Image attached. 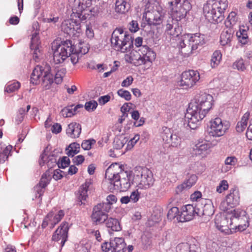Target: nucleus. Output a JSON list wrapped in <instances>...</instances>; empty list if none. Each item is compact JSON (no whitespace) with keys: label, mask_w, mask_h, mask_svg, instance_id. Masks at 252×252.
<instances>
[{"label":"nucleus","mask_w":252,"mask_h":252,"mask_svg":"<svg viewBox=\"0 0 252 252\" xmlns=\"http://www.w3.org/2000/svg\"><path fill=\"white\" fill-rule=\"evenodd\" d=\"M213 96L205 93L197 94L189 104L185 114V121L188 120V126L195 129L198 123L202 120L212 107Z\"/></svg>","instance_id":"1"},{"label":"nucleus","mask_w":252,"mask_h":252,"mask_svg":"<svg viewBox=\"0 0 252 252\" xmlns=\"http://www.w3.org/2000/svg\"><path fill=\"white\" fill-rule=\"evenodd\" d=\"M131 171H125L124 166L117 163L111 164L106 169L105 178L110 184L108 188L111 192L114 190L120 191L127 190L133 184L131 181Z\"/></svg>","instance_id":"2"},{"label":"nucleus","mask_w":252,"mask_h":252,"mask_svg":"<svg viewBox=\"0 0 252 252\" xmlns=\"http://www.w3.org/2000/svg\"><path fill=\"white\" fill-rule=\"evenodd\" d=\"M227 6V0H208L203 7L204 15L210 22L220 23L224 19Z\"/></svg>","instance_id":"3"},{"label":"nucleus","mask_w":252,"mask_h":252,"mask_svg":"<svg viewBox=\"0 0 252 252\" xmlns=\"http://www.w3.org/2000/svg\"><path fill=\"white\" fill-rule=\"evenodd\" d=\"M111 43L116 50L122 53L130 51L133 47L131 36L121 28L116 29L113 31Z\"/></svg>","instance_id":"4"},{"label":"nucleus","mask_w":252,"mask_h":252,"mask_svg":"<svg viewBox=\"0 0 252 252\" xmlns=\"http://www.w3.org/2000/svg\"><path fill=\"white\" fill-rule=\"evenodd\" d=\"M54 75L51 73V67L46 64L44 67L37 65L33 70L31 75V83L33 85H37L41 81L45 85L46 88H49V86L53 83Z\"/></svg>","instance_id":"5"},{"label":"nucleus","mask_w":252,"mask_h":252,"mask_svg":"<svg viewBox=\"0 0 252 252\" xmlns=\"http://www.w3.org/2000/svg\"><path fill=\"white\" fill-rule=\"evenodd\" d=\"M230 215V224L233 225L235 232H242L249 226V218L246 212L241 209L228 211Z\"/></svg>","instance_id":"6"},{"label":"nucleus","mask_w":252,"mask_h":252,"mask_svg":"<svg viewBox=\"0 0 252 252\" xmlns=\"http://www.w3.org/2000/svg\"><path fill=\"white\" fill-rule=\"evenodd\" d=\"M54 50L53 59L56 64L63 63L72 52V42L69 40L62 41L59 44L54 43L52 45Z\"/></svg>","instance_id":"7"},{"label":"nucleus","mask_w":252,"mask_h":252,"mask_svg":"<svg viewBox=\"0 0 252 252\" xmlns=\"http://www.w3.org/2000/svg\"><path fill=\"white\" fill-rule=\"evenodd\" d=\"M110 210L109 203H98L94 206L91 218L93 224L95 225L103 223L108 216Z\"/></svg>","instance_id":"8"},{"label":"nucleus","mask_w":252,"mask_h":252,"mask_svg":"<svg viewBox=\"0 0 252 252\" xmlns=\"http://www.w3.org/2000/svg\"><path fill=\"white\" fill-rule=\"evenodd\" d=\"M135 180L141 178V180L138 185L140 189H148L152 187L154 183L153 173L147 168L139 167L135 170L134 173Z\"/></svg>","instance_id":"9"},{"label":"nucleus","mask_w":252,"mask_h":252,"mask_svg":"<svg viewBox=\"0 0 252 252\" xmlns=\"http://www.w3.org/2000/svg\"><path fill=\"white\" fill-rule=\"evenodd\" d=\"M199 79V73L197 71H186L182 73L181 79L178 85L183 89H188L192 87Z\"/></svg>","instance_id":"10"},{"label":"nucleus","mask_w":252,"mask_h":252,"mask_svg":"<svg viewBox=\"0 0 252 252\" xmlns=\"http://www.w3.org/2000/svg\"><path fill=\"white\" fill-rule=\"evenodd\" d=\"M176 6L170 7L171 9L172 18L176 21H180L185 18L188 12L191 9V5L188 0H184L182 3L175 4Z\"/></svg>","instance_id":"11"},{"label":"nucleus","mask_w":252,"mask_h":252,"mask_svg":"<svg viewBox=\"0 0 252 252\" xmlns=\"http://www.w3.org/2000/svg\"><path fill=\"white\" fill-rule=\"evenodd\" d=\"M197 216H202L204 221L209 220L214 213L213 204L206 199H201L196 203Z\"/></svg>","instance_id":"12"},{"label":"nucleus","mask_w":252,"mask_h":252,"mask_svg":"<svg viewBox=\"0 0 252 252\" xmlns=\"http://www.w3.org/2000/svg\"><path fill=\"white\" fill-rule=\"evenodd\" d=\"M230 193L226 197L225 201L221 202L220 205V209L224 212L229 211V206L232 208L239 204L240 197L238 191L236 189H231Z\"/></svg>","instance_id":"13"},{"label":"nucleus","mask_w":252,"mask_h":252,"mask_svg":"<svg viewBox=\"0 0 252 252\" xmlns=\"http://www.w3.org/2000/svg\"><path fill=\"white\" fill-rule=\"evenodd\" d=\"M62 30L65 33L70 35H75L76 33L81 32V24L79 21L73 18L63 22L61 25Z\"/></svg>","instance_id":"14"},{"label":"nucleus","mask_w":252,"mask_h":252,"mask_svg":"<svg viewBox=\"0 0 252 252\" xmlns=\"http://www.w3.org/2000/svg\"><path fill=\"white\" fill-rule=\"evenodd\" d=\"M69 228L68 223L63 221L53 234L52 240L57 242L61 240V245L63 247L67 240Z\"/></svg>","instance_id":"15"},{"label":"nucleus","mask_w":252,"mask_h":252,"mask_svg":"<svg viewBox=\"0 0 252 252\" xmlns=\"http://www.w3.org/2000/svg\"><path fill=\"white\" fill-rule=\"evenodd\" d=\"M196 203L194 206L193 205L188 204L182 208L179 217L180 222L189 221L193 219L195 215L197 216Z\"/></svg>","instance_id":"16"},{"label":"nucleus","mask_w":252,"mask_h":252,"mask_svg":"<svg viewBox=\"0 0 252 252\" xmlns=\"http://www.w3.org/2000/svg\"><path fill=\"white\" fill-rule=\"evenodd\" d=\"M145 19L150 26H157L162 22V13L158 9H153L146 13Z\"/></svg>","instance_id":"17"},{"label":"nucleus","mask_w":252,"mask_h":252,"mask_svg":"<svg viewBox=\"0 0 252 252\" xmlns=\"http://www.w3.org/2000/svg\"><path fill=\"white\" fill-rule=\"evenodd\" d=\"M211 145L207 141H198L193 148V153L202 158L206 157L210 153Z\"/></svg>","instance_id":"18"},{"label":"nucleus","mask_w":252,"mask_h":252,"mask_svg":"<svg viewBox=\"0 0 252 252\" xmlns=\"http://www.w3.org/2000/svg\"><path fill=\"white\" fill-rule=\"evenodd\" d=\"M48 149V147L46 148L43 153L41 154L39 160V164L41 166L43 165L45 162L50 168L53 167L57 164V156L54 154V152L50 153L49 155H47L46 153V150Z\"/></svg>","instance_id":"19"},{"label":"nucleus","mask_w":252,"mask_h":252,"mask_svg":"<svg viewBox=\"0 0 252 252\" xmlns=\"http://www.w3.org/2000/svg\"><path fill=\"white\" fill-rule=\"evenodd\" d=\"M156 57V53L150 48L147 54H145V56L143 57L142 59L141 58L140 59H137V57L134 55V57H130V59L131 60V63L134 65L139 66L142 64H145L148 62L152 63L155 60Z\"/></svg>","instance_id":"20"},{"label":"nucleus","mask_w":252,"mask_h":252,"mask_svg":"<svg viewBox=\"0 0 252 252\" xmlns=\"http://www.w3.org/2000/svg\"><path fill=\"white\" fill-rule=\"evenodd\" d=\"M51 179L49 171H46L42 175L39 184L34 188V190L39 195L38 197H40L44 193V189L49 184Z\"/></svg>","instance_id":"21"},{"label":"nucleus","mask_w":252,"mask_h":252,"mask_svg":"<svg viewBox=\"0 0 252 252\" xmlns=\"http://www.w3.org/2000/svg\"><path fill=\"white\" fill-rule=\"evenodd\" d=\"M91 185V181L88 180H86L85 183L79 188L78 192L76 194L79 205H81L83 204L82 201L86 200V198L88 197L87 192Z\"/></svg>","instance_id":"22"},{"label":"nucleus","mask_w":252,"mask_h":252,"mask_svg":"<svg viewBox=\"0 0 252 252\" xmlns=\"http://www.w3.org/2000/svg\"><path fill=\"white\" fill-rule=\"evenodd\" d=\"M66 131L67 135L71 138H78L81 132V126L77 123H71L68 125Z\"/></svg>","instance_id":"23"},{"label":"nucleus","mask_w":252,"mask_h":252,"mask_svg":"<svg viewBox=\"0 0 252 252\" xmlns=\"http://www.w3.org/2000/svg\"><path fill=\"white\" fill-rule=\"evenodd\" d=\"M191 45L194 50H196L199 46H202L205 43L204 35L199 33L189 34Z\"/></svg>","instance_id":"24"},{"label":"nucleus","mask_w":252,"mask_h":252,"mask_svg":"<svg viewBox=\"0 0 252 252\" xmlns=\"http://www.w3.org/2000/svg\"><path fill=\"white\" fill-rule=\"evenodd\" d=\"M112 252H126V244L122 238H115L112 239Z\"/></svg>","instance_id":"25"},{"label":"nucleus","mask_w":252,"mask_h":252,"mask_svg":"<svg viewBox=\"0 0 252 252\" xmlns=\"http://www.w3.org/2000/svg\"><path fill=\"white\" fill-rule=\"evenodd\" d=\"M229 125L228 124H225L221 123V125L218 126L212 131H208V134L210 136L220 137L224 134L226 131L228 129Z\"/></svg>","instance_id":"26"},{"label":"nucleus","mask_w":252,"mask_h":252,"mask_svg":"<svg viewBox=\"0 0 252 252\" xmlns=\"http://www.w3.org/2000/svg\"><path fill=\"white\" fill-rule=\"evenodd\" d=\"M232 29L227 28L222 32L220 36V43L222 46L228 44L230 43L233 37Z\"/></svg>","instance_id":"27"},{"label":"nucleus","mask_w":252,"mask_h":252,"mask_svg":"<svg viewBox=\"0 0 252 252\" xmlns=\"http://www.w3.org/2000/svg\"><path fill=\"white\" fill-rule=\"evenodd\" d=\"M104 222L106 227L110 228L112 231H119L121 230L120 222L116 219L107 217Z\"/></svg>","instance_id":"28"},{"label":"nucleus","mask_w":252,"mask_h":252,"mask_svg":"<svg viewBox=\"0 0 252 252\" xmlns=\"http://www.w3.org/2000/svg\"><path fill=\"white\" fill-rule=\"evenodd\" d=\"M130 8V5L126 0H117L115 3L116 12L119 13H125Z\"/></svg>","instance_id":"29"},{"label":"nucleus","mask_w":252,"mask_h":252,"mask_svg":"<svg viewBox=\"0 0 252 252\" xmlns=\"http://www.w3.org/2000/svg\"><path fill=\"white\" fill-rule=\"evenodd\" d=\"M75 5L73 10L81 11L83 10H88L92 5V0H74Z\"/></svg>","instance_id":"30"},{"label":"nucleus","mask_w":252,"mask_h":252,"mask_svg":"<svg viewBox=\"0 0 252 252\" xmlns=\"http://www.w3.org/2000/svg\"><path fill=\"white\" fill-rule=\"evenodd\" d=\"M250 113L246 112L241 118L240 121L238 122L236 126V130L238 132H243L247 126V122L249 119Z\"/></svg>","instance_id":"31"},{"label":"nucleus","mask_w":252,"mask_h":252,"mask_svg":"<svg viewBox=\"0 0 252 252\" xmlns=\"http://www.w3.org/2000/svg\"><path fill=\"white\" fill-rule=\"evenodd\" d=\"M72 52H73V53H77L78 54H80L81 55H85L88 52L89 47L88 46V44L84 42H80L78 43L77 49L76 45H74V44L72 43Z\"/></svg>","instance_id":"32"},{"label":"nucleus","mask_w":252,"mask_h":252,"mask_svg":"<svg viewBox=\"0 0 252 252\" xmlns=\"http://www.w3.org/2000/svg\"><path fill=\"white\" fill-rule=\"evenodd\" d=\"M237 21V13L234 11H232L225 21V25L227 28L232 29V27L236 24Z\"/></svg>","instance_id":"33"},{"label":"nucleus","mask_w":252,"mask_h":252,"mask_svg":"<svg viewBox=\"0 0 252 252\" xmlns=\"http://www.w3.org/2000/svg\"><path fill=\"white\" fill-rule=\"evenodd\" d=\"M80 145L76 143L70 144L65 150L67 151L66 155L68 157H73L75 155L79 152Z\"/></svg>","instance_id":"34"},{"label":"nucleus","mask_w":252,"mask_h":252,"mask_svg":"<svg viewBox=\"0 0 252 252\" xmlns=\"http://www.w3.org/2000/svg\"><path fill=\"white\" fill-rule=\"evenodd\" d=\"M230 215L228 214L227 217L218 216L216 218L215 220V225L216 227L223 226V225H229Z\"/></svg>","instance_id":"35"},{"label":"nucleus","mask_w":252,"mask_h":252,"mask_svg":"<svg viewBox=\"0 0 252 252\" xmlns=\"http://www.w3.org/2000/svg\"><path fill=\"white\" fill-rule=\"evenodd\" d=\"M194 246H191L187 243H182L179 244L177 248V252H196L193 249Z\"/></svg>","instance_id":"36"},{"label":"nucleus","mask_w":252,"mask_h":252,"mask_svg":"<svg viewBox=\"0 0 252 252\" xmlns=\"http://www.w3.org/2000/svg\"><path fill=\"white\" fill-rule=\"evenodd\" d=\"M72 15L71 16L73 18L77 17L79 19L76 20V21L80 22H82L85 21L87 18L88 16L90 15V13L88 12V10H81V11H77L76 10H74L72 13Z\"/></svg>","instance_id":"37"},{"label":"nucleus","mask_w":252,"mask_h":252,"mask_svg":"<svg viewBox=\"0 0 252 252\" xmlns=\"http://www.w3.org/2000/svg\"><path fill=\"white\" fill-rule=\"evenodd\" d=\"M221 56L220 51L216 50L213 53L211 60V65L212 68H215L219 65L221 59Z\"/></svg>","instance_id":"38"},{"label":"nucleus","mask_w":252,"mask_h":252,"mask_svg":"<svg viewBox=\"0 0 252 252\" xmlns=\"http://www.w3.org/2000/svg\"><path fill=\"white\" fill-rule=\"evenodd\" d=\"M12 149V146L8 145L6 146L2 152L0 153V163H3L6 160L8 156L11 153Z\"/></svg>","instance_id":"39"},{"label":"nucleus","mask_w":252,"mask_h":252,"mask_svg":"<svg viewBox=\"0 0 252 252\" xmlns=\"http://www.w3.org/2000/svg\"><path fill=\"white\" fill-rule=\"evenodd\" d=\"M180 214V212H179L178 208L176 207H173L168 211L167 217L168 219L170 220H172L176 218L177 220L179 221V219L178 218V217H179Z\"/></svg>","instance_id":"40"},{"label":"nucleus","mask_w":252,"mask_h":252,"mask_svg":"<svg viewBox=\"0 0 252 252\" xmlns=\"http://www.w3.org/2000/svg\"><path fill=\"white\" fill-rule=\"evenodd\" d=\"M247 65V63H245L244 60L241 58L233 63V67L234 69H237L238 70L244 71L246 69Z\"/></svg>","instance_id":"41"},{"label":"nucleus","mask_w":252,"mask_h":252,"mask_svg":"<svg viewBox=\"0 0 252 252\" xmlns=\"http://www.w3.org/2000/svg\"><path fill=\"white\" fill-rule=\"evenodd\" d=\"M236 35L239 41L242 44H246L248 43V36L247 35V32L246 30H240L239 32H237Z\"/></svg>","instance_id":"42"},{"label":"nucleus","mask_w":252,"mask_h":252,"mask_svg":"<svg viewBox=\"0 0 252 252\" xmlns=\"http://www.w3.org/2000/svg\"><path fill=\"white\" fill-rule=\"evenodd\" d=\"M179 48L181 54L184 57H189L192 53V52L195 50L192 45H187V46L184 47H180Z\"/></svg>","instance_id":"43"},{"label":"nucleus","mask_w":252,"mask_h":252,"mask_svg":"<svg viewBox=\"0 0 252 252\" xmlns=\"http://www.w3.org/2000/svg\"><path fill=\"white\" fill-rule=\"evenodd\" d=\"M182 29L178 24H175L174 27L171 31L167 32V34H169L171 38H174L179 36L182 33Z\"/></svg>","instance_id":"44"},{"label":"nucleus","mask_w":252,"mask_h":252,"mask_svg":"<svg viewBox=\"0 0 252 252\" xmlns=\"http://www.w3.org/2000/svg\"><path fill=\"white\" fill-rule=\"evenodd\" d=\"M182 29L178 24H175L174 27L171 31L167 32V34H169L171 38H174L179 36L182 33Z\"/></svg>","instance_id":"45"},{"label":"nucleus","mask_w":252,"mask_h":252,"mask_svg":"<svg viewBox=\"0 0 252 252\" xmlns=\"http://www.w3.org/2000/svg\"><path fill=\"white\" fill-rule=\"evenodd\" d=\"M173 133L170 128L165 127L161 134V137L163 141L167 143H170V140H171V137L173 135Z\"/></svg>","instance_id":"46"},{"label":"nucleus","mask_w":252,"mask_h":252,"mask_svg":"<svg viewBox=\"0 0 252 252\" xmlns=\"http://www.w3.org/2000/svg\"><path fill=\"white\" fill-rule=\"evenodd\" d=\"M40 44V41L39 40V37L38 36V34L35 32L32 35L31 39V49L33 50V49L39 48V46Z\"/></svg>","instance_id":"47"},{"label":"nucleus","mask_w":252,"mask_h":252,"mask_svg":"<svg viewBox=\"0 0 252 252\" xmlns=\"http://www.w3.org/2000/svg\"><path fill=\"white\" fill-rule=\"evenodd\" d=\"M70 162L68 157H63L58 161L57 165L59 168L64 169L69 165Z\"/></svg>","instance_id":"48"},{"label":"nucleus","mask_w":252,"mask_h":252,"mask_svg":"<svg viewBox=\"0 0 252 252\" xmlns=\"http://www.w3.org/2000/svg\"><path fill=\"white\" fill-rule=\"evenodd\" d=\"M187 45H191V42L189 37V34H185L181 36V38L179 44V47H184L187 46Z\"/></svg>","instance_id":"49"},{"label":"nucleus","mask_w":252,"mask_h":252,"mask_svg":"<svg viewBox=\"0 0 252 252\" xmlns=\"http://www.w3.org/2000/svg\"><path fill=\"white\" fill-rule=\"evenodd\" d=\"M127 141V140L125 137L123 139L116 138L113 142V146L116 149H120L124 147Z\"/></svg>","instance_id":"50"},{"label":"nucleus","mask_w":252,"mask_h":252,"mask_svg":"<svg viewBox=\"0 0 252 252\" xmlns=\"http://www.w3.org/2000/svg\"><path fill=\"white\" fill-rule=\"evenodd\" d=\"M20 87V84L18 82H14L11 84L7 86L5 88V91L8 93H13L17 91Z\"/></svg>","instance_id":"51"},{"label":"nucleus","mask_w":252,"mask_h":252,"mask_svg":"<svg viewBox=\"0 0 252 252\" xmlns=\"http://www.w3.org/2000/svg\"><path fill=\"white\" fill-rule=\"evenodd\" d=\"M221 232H223L226 234H229L232 232V229L235 230V227L233 225H225L223 226L216 227Z\"/></svg>","instance_id":"52"},{"label":"nucleus","mask_w":252,"mask_h":252,"mask_svg":"<svg viewBox=\"0 0 252 252\" xmlns=\"http://www.w3.org/2000/svg\"><path fill=\"white\" fill-rule=\"evenodd\" d=\"M222 123V120L220 118H216L215 119L212 120L210 122V126L207 130V132L208 133V131H212L216 127H217L219 125H221Z\"/></svg>","instance_id":"53"},{"label":"nucleus","mask_w":252,"mask_h":252,"mask_svg":"<svg viewBox=\"0 0 252 252\" xmlns=\"http://www.w3.org/2000/svg\"><path fill=\"white\" fill-rule=\"evenodd\" d=\"M97 106V103L94 100L87 102L85 104V108L88 111H94Z\"/></svg>","instance_id":"54"},{"label":"nucleus","mask_w":252,"mask_h":252,"mask_svg":"<svg viewBox=\"0 0 252 252\" xmlns=\"http://www.w3.org/2000/svg\"><path fill=\"white\" fill-rule=\"evenodd\" d=\"M171 137L170 143L172 146L177 147L178 145L180 144L181 142V138L176 134H173Z\"/></svg>","instance_id":"55"},{"label":"nucleus","mask_w":252,"mask_h":252,"mask_svg":"<svg viewBox=\"0 0 252 252\" xmlns=\"http://www.w3.org/2000/svg\"><path fill=\"white\" fill-rule=\"evenodd\" d=\"M117 94L120 96L124 98L126 100L128 101L131 99V94L128 91L120 89L118 91Z\"/></svg>","instance_id":"56"},{"label":"nucleus","mask_w":252,"mask_h":252,"mask_svg":"<svg viewBox=\"0 0 252 252\" xmlns=\"http://www.w3.org/2000/svg\"><path fill=\"white\" fill-rule=\"evenodd\" d=\"M228 188V185L227 181L222 180L220 182L219 185L217 187V191L219 193H221L222 191L227 190Z\"/></svg>","instance_id":"57"},{"label":"nucleus","mask_w":252,"mask_h":252,"mask_svg":"<svg viewBox=\"0 0 252 252\" xmlns=\"http://www.w3.org/2000/svg\"><path fill=\"white\" fill-rule=\"evenodd\" d=\"M129 31L132 32H135L139 30V25L137 21L132 20L128 24Z\"/></svg>","instance_id":"58"},{"label":"nucleus","mask_w":252,"mask_h":252,"mask_svg":"<svg viewBox=\"0 0 252 252\" xmlns=\"http://www.w3.org/2000/svg\"><path fill=\"white\" fill-rule=\"evenodd\" d=\"M95 143V141L94 139L85 140L82 142L81 146L85 150H89L91 148L92 145Z\"/></svg>","instance_id":"59"},{"label":"nucleus","mask_w":252,"mask_h":252,"mask_svg":"<svg viewBox=\"0 0 252 252\" xmlns=\"http://www.w3.org/2000/svg\"><path fill=\"white\" fill-rule=\"evenodd\" d=\"M178 23L176 20H174L172 18H170L166 22V33L167 32L171 31L174 27L175 24H178Z\"/></svg>","instance_id":"60"},{"label":"nucleus","mask_w":252,"mask_h":252,"mask_svg":"<svg viewBox=\"0 0 252 252\" xmlns=\"http://www.w3.org/2000/svg\"><path fill=\"white\" fill-rule=\"evenodd\" d=\"M149 49L150 48L146 45L141 46L138 50L137 59H140L141 58L142 59L143 57H144Z\"/></svg>","instance_id":"61"},{"label":"nucleus","mask_w":252,"mask_h":252,"mask_svg":"<svg viewBox=\"0 0 252 252\" xmlns=\"http://www.w3.org/2000/svg\"><path fill=\"white\" fill-rule=\"evenodd\" d=\"M140 138V135L139 134H136L134 137L131 139L127 143L126 149L130 150L136 142L139 140Z\"/></svg>","instance_id":"62"},{"label":"nucleus","mask_w":252,"mask_h":252,"mask_svg":"<svg viewBox=\"0 0 252 252\" xmlns=\"http://www.w3.org/2000/svg\"><path fill=\"white\" fill-rule=\"evenodd\" d=\"M197 180V177L195 175L192 174L184 182L187 185V187L190 189L196 183Z\"/></svg>","instance_id":"63"},{"label":"nucleus","mask_w":252,"mask_h":252,"mask_svg":"<svg viewBox=\"0 0 252 252\" xmlns=\"http://www.w3.org/2000/svg\"><path fill=\"white\" fill-rule=\"evenodd\" d=\"M63 174H65V173L60 169H57L54 171L53 178L56 180H58L63 178Z\"/></svg>","instance_id":"64"}]
</instances>
